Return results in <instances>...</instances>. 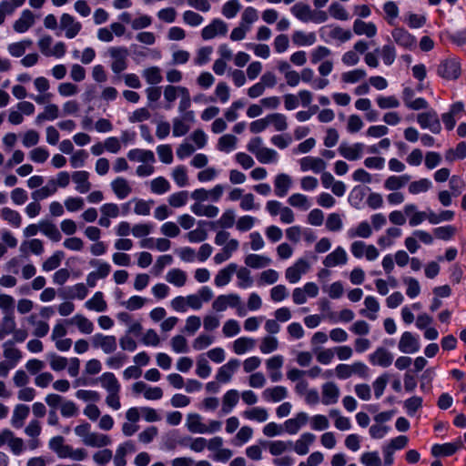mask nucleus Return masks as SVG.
<instances>
[{
    "label": "nucleus",
    "instance_id": "nucleus-48",
    "mask_svg": "<svg viewBox=\"0 0 466 466\" xmlns=\"http://www.w3.org/2000/svg\"><path fill=\"white\" fill-rule=\"evenodd\" d=\"M29 248L32 253L35 255H40L44 252V245L42 240L38 238H34L29 241H25L20 246V250L24 253L26 252V248Z\"/></svg>",
    "mask_w": 466,
    "mask_h": 466
},
{
    "label": "nucleus",
    "instance_id": "nucleus-29",
    "mask_svg": "<svg viewBox=\"0 0 466 466\" xmlns=\"http://www.w3.org/2000/svg\"><path fill=\"white\" fill-rule=\"evenodd\" d=\"M85 306L89 310H95L97 312H103L107 308V304L104 299L103 293L101 291L96 292L93 298L85 303Z\"/></svg>",
    "mask_w": 466,
    "mask_h": 466
},
{
    "label": "nucleus",
    "instance_id": "nucleus-2",
    "mask_svg": "<svg viewBox=\"0 0 466 466\" xmlns=\"http://www.w3.org/2000/svg\"><path fill=\"white\" fill-rule=\"evenodd\" d=\"M417 121L421 128H427L433 134H439L441 130V125L438 114L434 110L418 114Z\"/></svg>",
    "mask_w": 466,
    "mask_h": 466
},
{
    "label": "nucleus",
    "instance_id": "nucleus-34",
    "mask_svg": "<svg viewBox=\"0 0 466 466\" xmlns=\"http://www.w3.org/2000/svg\"><path fill=\"white\" fill-rule=\"evenodd\" d=\"M238 399L239 396L238 390H229L227 391L223 396L221 411L223 413L230 412L231 410L237 405Z\"/></svg>",
    "mask_w": 466,
    "mask_h": 466
},
{
    "label": "nucleus",
    "instance_id": "nucleus-42",
    "mask_svg": "<svg viewBox=\"0 0 466 466\" xmlns=\"http://www.w3.org/2000/svg\"><path fill=\"white\" fill-rule=\"evenodd\" d=\"M142 76L149 85H157L163 79L161 70L157 66H151L145 69L142 72Z\"/></svg>",
    "mask_w": 466,
    "mask_h": 466
},
{
    "label": "nucleus",
    "instance_id": "nucleus-52",
    "mask_svg": "<svg viewBox=\"0 0 466 466\" xmlns=\"http://www.w3.org/2000/svg\"><path fill=\"white\" fill-rule=\"evenodd\" d=\"M237 140V137L233 135H224L218 139V148L220 151L228 152L235 147Z\"/></svg>",
    "mask_w": 466,
    "mask_h": 466
},
{
    "label": "nucleus",
    "instance_id": "nucleus-47",
    "mask_svg": "<svg viewBox=\"0 0 466 466\" xmlns=\"http://www.w3.org/2000/svg\"><path fill=\"white\" fill-rule=\"evenodd\" d=\"M268 124H272L277 131H284L288 127L287 118L284 115L275 113L267 116Z\"/></svg>",
    "mask_w": 466,
    "mask_h": 466
},
{
    "label": "nucleus",
    "instance_id": "nucleus-5",
    "mask_svg": "<svg viewBox=\"0 0 466 466\" xmlns=\"http://www.w3.org/2000/svg\"><path fill=\"white\" fill-rule=\"evenodd\" d=\"M60 27L66 31V36L71 39L78 35L82 25L76 21L73 15L63 14L60 17Z\"/></svg>",
    "mask_w": 466,
    "mask_h": 466
},
{
    "label": "nucleus",
    "instance_id": "nucleus-7",
    "mask_svg": "<svg viewBox=\"0 0 466 466\" xmlns=\"http://www.w3.org/2000/svg\"><path fill=\"white\" fill-rule=\"evenodd\" d=\"M228 32L227 24L221 19H214L212 23L202 29L201 35L205 40L214 38L217 35H225Z\"/></svg>",
    "mask_w": 466,
    "mask_h": 466
},
{
    "label": "nucleus",
    "instance_id": "nucleus-27",
    "mask_svg": "<svg viewBox=\"0 0 466 466\" xmlns=\"http://www.w3.org/2000/svg\"><path fill=\"white\" fill-rule=\"evenodd\" d=\"M238 266L234 263L229 264L227 268L218 271L215 278V284L222 287L229 283L232 275L237 271Z\"/></svg>",
    "mask_w": 466,
    "mask_h": 466
},
{
    "label": "nucleus",
    "instance_id": "nucleus-26",
    "mask_svg": "<svg viewBox=\"0 0 466 466\" xmlns=\"http://www.w3.org/2000/svg\"><path fill=\"white\" fill-rule=\"evenodd\" d=\"M127 157L131 161H139L143 163H153L155 162V155L151 150H144V149H131L127 153Z\"/></svg>",
    "mask_w": 466,
    "mask_h": 466
},
{
    "label": "nucleus",
    "instance_id": "nucleus-45",
    "mask_svg": "<svg viewBox=\"0 0 466 466\" xmlns=\"http://www.w3.org/2000/svg\"><path fill=\"white\" fill-rule=\"evenodd\" d=\"M1 217L15 228H19L21 226L22 218L20 214L10 208H3L1 209Z\"/></svg>",
    "mask_w": 466,
    "mask_h": 466
},
{
    "label": "nucleus",
    "instance_id": "nucleus-23",
    "mask_svg": "<svg viewBox=\"0 0 466 466\" xmlns=\"http://www.w3.org/2000/svg\"><path fill=\"white\" fill-rule=\"evenodd\" d=\"M346 262L347 254L345 250L341 248H338L325 258L323 264L326 267L330 268L337 265L345 264Z\"/></svg>",
    "mask_w": 466,
    "mask_h": 466
},
{
    "label": "nucleus",
    "instance_id": "nucleus-17",
    "mask_svg": "<svg viewBox=\"0 0 466 466\" xmlns=\"http://www.w3.org/2000/svg\"><path fill=\"white\" fill-rule=\"evenodd\" d=\"M35 23V15L30 10H25L19 19L14 24L15 31L24 33L27 31Z\"/></svg>",
    "mask_w": 466,
    "mask_h": 466
},
{
    "label": "nucleus",
    "instance_id": "nucleus-53",
    "mask_svg": "<svg viewBox=\"0 0 466 466\" xmlns=\"http://www.w3.org/2000/svg\"><path fill=\"white\" fill-rule=\"evenodd\" d=\"M288 202L290 206L294 208H299L305 210L309 208L308 198L305 195L299 193L291 195L289 198Z\"/></svg>",
    "mask_w": 466,
    "mask_h": 466
},
{
    "label": "nucleus",
    "instance_id": "nucleus-36",
    "mask_svg": "<svg viewBox=\"0 0 466 466\" xmlns=\"http://www.w3.org/2000/svg\"><path fill=\"white\" fill-rule=\"evenodd\" d=\"M292 41L298 46H311L316 42L315 33L306 34L303 31H295L292 35Z\"/></svg>",
    "mask_w": 466,
    "mask_h": 466
},
{
    "label": "nucleus",
    "instance_id": "nucleus-19",
    "mask_svg": "<svg viewBox=\"0 0 466 466\" xmlns=\"http://www.w3.org/2000/svg\"><path fill=\"white\" fill-rule=\"evenodd\" d=\"M288 396L287 389L283 386L268 388L262 392V397L267 401L279 402Z\"/></svg>",
    "mask_w": 466,
    "mask_h": 466
},
{
    "label": "nucleus",
    "instance_id": "nucleus-40",
    "mask_svg": "<svg viewBox=\"0 0 466 466\" xmlns=\"http://www.w3.org/2000/svg\"><path fill=\"white\" fill-rule=\"evenodd\" d=\"M56 192V184L55 179H50L46 186L41 187L40 189H36L32 193V198L37 201L40 199H45L49 196L55 194Z\"/></svg>",
    "mask_w": 466,
    "mask_h": 466
},
{
    "label": "nucleus",
    "instance_id": "nucleus-31",
    "mask_svg": "<svg viewBox=\"0 0 466 466\" xmlns=\"http://www.w3.org/2000/svg\"><path fill=\"white\" fill-rule=\"evenodd\" d=\"M40 231L53 241H59L62 238L56 226L50 221L43 220L39 223Z\"/></svg>",
    "mask_w": 466,
    "mask_h": 466
},
{
    "label": "nucleus",
    "instance_id": "nucleus-63",
    "mask_svg": "<svg viewBox=\"0 0 466 466\" xmlns=\"http://www.w3.org/2000/svg\"><path fill=\"white\" fill-rule=\"evenodd\" d=\"M380 56L384 64L388 66L391 65L396 57L395 47L392 45L383 46L380 49Z\"/></svg>",
    "mask_w": 466,
    "mask_h": 466
},
{
    "label": "nucleus",
    "instance_id": "nucleus-43",
    "mask_svg": "<svg viewBox=\"0 0 466 466\" xmlns=\"http://www.w3.org/2000/svg\"><path fill=\"white\" fill-rule=\"evenodd\" d=\"M243 416L248 420L263 422L268 420V414L266 409L255 407L250 410H245L243 412Z\"/></svg>",
    "mask_w": 466,
    "mask_h": 466
},
{
    "label": "nucleus",
    "instance_id": "nucleus-1",
    "mask_svg": "<svg viewBox=\"0 0 466 466\" xmlns=\"http://www.w3.org/2000/svg\"><path fill=\"white\" fill-rule=\"evenodd\" d=\"M108 53L113 59L111 69L115 74H119L127 67L128 50L124 46L110 47Z\"/></svg>",
    "mask_w": 466,
    "mask_h": 466
},
{
    "label": "nucleus",
    "instance_id": "nucleus-38",
    "mask_svg": "<svg viewBox=\"0 0 466 466\" xmlns=\"http://www.w3.org/2000/svg\"><path fill=\"white\" fill-rule=\"evenodd\" d=\"M187 426L190 432L207 433L206 425L201 422V418L198 414H189L187 419Z\"/></svg>",
    "mask_w": 466,
    "mask_h": 466
},
{
    "label": "nucleus",
    "instance_id": "nucleus-44",
    "mask_svg": "<svg viewBox=\"0 0 466 466\" xmlns=\"http://www.w3.org/2000/svg\"><path fill=\"white\" fill-rule=\"evenodd\" d=\"M166 279L169 283L182 287L187 281V274L179 268H174L167 272Z\"/></svg>",
    "mask_w": 466,
    "mask_h": 466
},
{
    "label": "nucleus",
    "instance_id": "nucleus-11",
    "mask_svg": "<svg viewBox=\"0 0 466 466\" xmlns=\"http://www.w3.org/2000/svg\"><path fill=\"white\" fill-rule=\"evenodd\" d=\"M394 41L404 48H411L415 43V37L403 28H395L391 32Z\"/></svg>",
    "mask_w": 466,
    "mask_h": 466
},
{
    "label": "nucleus",
    "instance_id": "nucleus-54",
    "mask_svg": "<svg viewBox=\"0 0 466 466\" xmlns=\"http://www.w3.org/2000/svg\"><path fill=\"white\" fill-rule=\"evenodd\" d=\"M240 5L238 0H229L224 4L222 7V14L227 18H233L240 10Z\"/></svg>",
    "mask_w": 466,
    "mask_h": 466
},
{
    "label": "nucleus",
    "instance_id": "nucleus-18",
    "mask_svg": "<svg viewBox=\"0 0 466 466\" xmlns=\"http://www.w3.org/2000/svg\"><path fill=\"white\" fill-rule=\"evenodd\" d=\"M461 446L462 443L461 441L458 443L435 444L431 448V454L435 457L451 456L454 454Z\"/></svg>",
    "mask_w": 466,
    "mask_h": 466
},
{
    "label": "nucleus",
    "instance_id": "nucleus-32",
    "mask_svg": "<svg viewBox=\"0 0 466 466\" xmlns=\"http://www.w3.org/2000/svg\"><path fill=\"white\" fill-rule=\"evenodd\" d=\"M102 387L106 390L108 393L119 392L120 384L116 376L111 372H106L100 377Z\"/></svg>",
    "mask_w": 466,
    "mask_h": 466
},
{
    "label": "nucleus",
    "instance_id": "nucleus-21",
    "mask_svg": "<svg viewBox=\"0 0 466 466\" xmlns=\"http://www.w3.org/2000/svg\"><path fill=\"white\" fill-rule=\"evenodd\" d=\"M353 31L359 35L373 37L377 34V27L373 23H366L360 19H356L353 24Z\"/></svg>",
    "mask_w": 466,
    "mask_h": 466
},
{
    "label": "nucleus",
    "instance_id": "nucleus-25",
    "mask_svg": "<svg viewBox=\"0 0 466 466\" xmlns=\"http://www.w3.org/2000/svg\"><path fill=\"white\" fill-rule=\"evenodd\" d=\"M29 407L25 404H18L15 407L12 416V425L15 428H21L24 424V420L29 415Z\"/></svg>",
    "mask_w": 466,
    "mask_h": 466
},
{
    "label": "nucleus",
    "instance_id": "nucleus-14",
    "mask_svg": "<svg viewBox=\"0 0 466 466\" xmlns=\"http://www.w3.org/2000/svg\"><path fill=\"white\" fill-rule=\"evenodd\" d=\"M291 185L292 179L289 175L279 174L274 180L275 194L279 198L285 197Z\"/></svg>",
    "mask_w": 466,
    "mask_h": 466
},
{
    "label": "nucleus",
    "instance_id": "nucleus-22",
    "mask_svg": "<svg viewBox=\"0 0 466 466\" xmlns=\"http://www.w3.org/2000/svg\"><path fill=\"white\" fill-rule=\"evenodd\" d=\"M315 439H316V437L312 433H309V432L303 433L300 436V438L295 442L294 447H293L294 451L299 455L307 454L309 452V445H311L314 442Z\"/></svg>",
    "mask_w": 466,
    "mask_h": 466
},
{
    "label": "nucleus",
    "instance_id": "nucleus-13",
    "mask_svg": "<svg viewBox=\"0 0 466 466\" xmlns=\"http://www.w3.org/2000/svg\"><path fill=\"white\" fill-rule=\"evenodd\" d=\"M89 173L87 171H76L72 174V180L76 183V190L81 194L88 192L91 188V183L88 180Z\"/></svg>",
    "mask_w": 466,
    "mask_h": 466
},
{
    "label": "nucleus",
    "instance_id": "nucleus-35",
    "mask_svg": "<svg viewBox=\"0 0 466 466\" xmlns=\"http://www.w3.org/2000/svg\"><path fill=\"white\" fill-rule=\"evenodd\" d=\"M16 323L14 314H5L0 323V339L15 331Z\"/></svg>",
    "mask_w": 466,
    "mask_h": 466
},
{
    "label": "nucleus",
    "instance_id": "nucleus-46",
    "mask_svg": "<svg viewBox=\"0 0 466 466\" xmlns=\"http://www.w3.org/2000/svg\"><path fill=\"white\" fill-rule=\"evenodd\" d=\"M65 255L63 251H56L50 258L44 261L42 268L44 271H51L57 268Z\"/></svg>",
    "mask_w": 466,
    "mask_h": 466
},
{
    "label": "nucleus",
    "instance_id": "nucleus-62",
    "mask_svg": "<svg viewBox=\"0 0 466 466\" xmlns=\"http://www.w3.org/2000/svg\"><path fill=\"white\" fill-rule=\"evenodd\" d=\"M360 461L365 466H381V460L377 451L363 453Z\"/></svg>",
    "mask_w": 466,
    "mask_h": 466
},
{
    "label": "nucleus",
    "instance_id": "nucleus-39",
    "mask_svg": "<svg viewBox=\"0 0 466 466\" xmlns=\"http://www.w3.org/2000/svg\"><path fill=\"white\" fill-rule=\"evenodd\" d=\"M235 223V214L232 209L226 210L220 218L216 222H209L211 228H215L216 226H219L222 228H232Z\"/></svg>",
    "mask_w": 466,
    "mask_h": 466
},
{
    "label": "nucleus",
    "instance_id": "nucleus-8",
    "mask_svg": "<svg viewBox=\"0 0 466 466\" xmlns=\"http://www.w3.org/2000/svg\"><path fill=\"white\" fill-rule=\"evenodd\" d=\"M398 347L403 353H415L420 350V343L412 333L405 331L400 339Z\"/></svg>",
    "mask_w": 466,
    "mask_h": 466
},
{
    "label": "nucleus",
    "instance_id": "nucleus-37",
    "mask_svg": "<svg viewBox=\"0 0 466 466\" xmlns=\"http://www.w3.org/2000/svg\"><path fill=\"white\" fill-rule=\"evenodd\" d=\"M255 339L247 337L237 339L233 343V350L236 354L241 355L255 346Z\"/></svg>",
    "mask_w": 466,
    "mask_h": 466
},
{
    "label": "nucleus",
    "instance_id": "nucleus-12",
    "mask_svg": "<svg viewBox=\"0 0 466 466\" xmlns=\"http://www.w3.org/2000/svg\"><path fill=\"white\" fill-rule=\"evenodd\" d=\"M299 165L302 171L312 170L315 173H319L326 168L325 161L319 157H302L299 160Z\"/></svg>",
    "mask_w": 466,
    "mask_h": 466
},
{
    "label": "nucleus",
    "instance_id": "nucleus-61",
    "mask_svg": "<svg viewBox=\"0 0 466 466\" xmlns=\"http://www.w3.org/2000/svg\"><path fill=\"white\" fill-rule=\"evenodd\" d=\"M172 177L175 180V182L179 186V187H185L187 185L188 183V178H187V170L185 168V167L183 166H178L174 170H173V173H172Z\"/></svg>",
    "mask_w": 466,
    "mask_h": 466
},
{
    "label": "nucleus",
    "instance_id": "nucleus-4",
    "mask_svg": "<svg viewBox=\"0 0 466 466\" xmlns=\"http://www.w3.org/2000/svg\"><path fill=\"white\" fill-rule=\"evenodd\" d=\"M92 345L94 348L101 349L104 353L110 354L116 350V338L113 335L96 333L92 337Z\"/></svg>",
    "mask_w": 466,
    "mask_h": 466
},
{
    "label": "nucleus",
    "instance_id": "nucleus-60",
    "mask_svg": "<svg viewBox=\"0 0 466 466\" xmlns=\"http://www.w3.org/2000/svg\"><path fill=\"white\" fill-rule=\"evenodd\" d=\"M196 373L202 379L208 377L211 373L208 361L202 355L198 358Z\"/></svg>",
    "mask_w": 466,
    "mask_h": 466
},
{
    "label": "nucleus",
    "instance_id": "nucleus-59",
    "mask_svg": "<svg viewBox=\"0 0 466 466\" xmlns=\"http://www.w3.org/2000/svg\"><path fill=\"white\" fill-rule=\"evenodd\" d=\"M292 442H285L282 441H271L268 443L269 452L274 456H279L286 451L289 448L292 446Z\"/></svg>",
    "mask_w": 466,
    "mask_h": 466
},
{
    "label": "nucleus",
    "instance_id": "nucleus-57",
    "mask_svg": "<svg viewBox=\"0 0 466 466\" xmlns=\"http://www.w3.org/2000/svg\"><path fill=\"white\" fill-rule=\"evenodd\" d=\"M279 347L278 339L271 336H267L262 339L259 349L264 354H268L276 350Z\"/></svg>",
    "mask_w": 466,
    "mask_h": 466
},
{
    "label": "nucleus",
    "instance_id": "nucleus-9",
    "mask_svg": "<svg viewBox=\"0 0 466 466\" xmlns=\"http://www.w3.org/2000/svg\"><path fill=\"white\" fill-rule=\"evenodd\" d=\"M239 360L237 359H232L228 363L221 366L216 375L217 380L221 383H227L230 381L233 374L239 367Z\"/></svg>",
    "mask_w": 466,
    "mask_h": 466
},
{
    "label": "nucleus",
    "instance_id": "nucleus-41",
    "mask_svg": "<svg viewBox=\"0 0 466 466\" xmlns=\"http://www.w3.org/2000/svg\"><path fill=\"white\" fill-rule=\"evenodd\" d=\"M4 356L5 359L13 361L15 365L22 358L21 351L14 346L13 340H7L3 344Z\"/></svg>",
    "mask_w": 466,
    "mask_h": 466
},
{
    "label": "nucleus",
    "instance_id": "nucleus-15",
    "mask_svg": "<svg viewBox=\"0 0 466 466\" xmlns=\"http://www.w3.org/2000/svg\"><path fill=\"white\" fill-rule=\"evenodd\" d=\"M67 324L76 325L78 330L84 334H91L94 330V324L86 317L76 314L70 319L66 320Z\"/></svg>",
    "mask_w": 466,
    "mask_h": 466
},
{
    "label": "nucleus",
    "instance_id": "nucleus-64",
    "mask_svg": "<svg viewBox=\"0 0 466 466\" xmlns=\"http://www.w3.org/2000/svg\"><path fill=\"white\" fill-rule=\"evenodd\" d=\"M39 139V133L34 129H30L24 134L22 143L25 147H31L38 144Z\"/></svg>",
    "mask_w": 466,
    "mask_h": 466
},
{
    "label": "nucleus",
    "instance_id": "nucleus-33",
    "mask_svg": "<svg viewBox=\"0 0 466 466\" xmlns=\"http://www.w3.org/2000/svg\"><path fill=\"white\" fill-rule=\"evenodd\" d=\"M270 263L271 259L262 255L249 254L245 258V264L252 268H265Z\"/></svg>",
    "mask_w": 466,
    "mask_h": 466
},
{
    "label": "nucleus",
    "instance_id": "nucleus-51",
    "mask_svg": "<svg viewBox=\"0 0 466 466\" xmlns=\"http://www.w3.org/2000/svg\"><path fill=\"white\" fill-rule=\"evenodd\" d=\"M431 187V182L427 178H421L417 181H413L409 186V191L410 194L416 195L421 192H426Z\"/></svg>",
    "mask_w": 466,
    "mask_h": 466
},
{
    "label": "nucleus",
    "instance_id": "nucleus-3",
    "mask_svg": "<svg viewBox=\"0 0 466 466\" xmlns=\"http://www.w3.org/2000/svg\"><path fill=\"white\" fill-rule=\"evenodd\" d=\"M438 75L448 80L457 79L461 75V64L454 58L443 60L438 66Z\"/></svg>",
    "mask_w": 466,
    "mask_h": 466
},
{
    "label": "nucleus",
    "instance_id": "nucleus-20",
    "mask_svg": "<svg viewBox=\"0 0 466 466\" xmlns=\"http://www.w3.org/2000/svg\"><path fill=\"white\" fill-rule=\"evenodd\" d=\"M291 13L302 22H309L314 18V12L309 5L302 2L295 4L291 7Z\"/></svg>",
    "mask_w": 466,
    "mask_h": 466
},
{
    "label": "nucleus",
    "instance_id": "nucleus-28",
    "mask_svg": "<svg viewBox=\"0 0 466 466\" xmlns=\"http://www.w3.org/2000/svg\"><path fill=\"white\" fill-rule=\"evenodd\" d=\"M410 179V177L409 175L390 176L385 180L384 187L390 191H396L403 187Z\"/></svg>",
    "mask_w": 466,
    "mask_h": 466
},
{
    "label": "nucleus",
    "instance_id": "nucleus-56",
    "mask_svg": "<svg viewBox=\"0 0 466 466\" xmlns=\"http://www.w3.org/2000/svg\"><path fill=\"white\" fill-rule=\"evenodd\" d=\"M278 154L275 150L263 147L259 152L257 153V159L263 164L275 162L277 160Z\"/></svg>",
    "mask_w": 466,
    "mask_h": 466
},
{
    "label": "nucleus",
    "instance_id": "nucleus-50",
    "mask_svg": "<svg viewBox=\"0 0 466 466\" xmlns=\"http://www.w3.org/2000/svg\"><path fill=\"white\" fill-rule=\"evenodd\" d=\"M151 191L156 194H164L170 189L169 182L163 177H158L151 181Z\"/></svg>",
    "mask_w": 466,
    "mask_h": 466
},
{
    "label": "nucleus",
    "instance_id": "nucleus-6",
    "mask_svg": "<svg viewBox=\"0 0 466 466\" xmlns=\"http://www.w3.org/2000/svg\"><path fill=\"white\" fill-rule=\"evenodd\" d=\"M240 304V298L237 294L220 295L213 301L214 310L220 312L226 310L228 307L237 308Z\"/></svg>",
    "mask_w": 466,
    "mask_h": 466
},
{
    "label": "nucleus",
    "instance_id": "nucleus-58",
    "mask_svg": "<svg viewBox=\"0 0 466 466\" xmlns=\"http://www.w3.org/2000/svg\"><path fill=\"white\" fill-rule=\"evenodd\" d=\"M188 193L187 191H180L174 193L168 198V204L173 208H180L187 202Z\"/></svg>",
    "mask_w": 466,
    "mask_h": 466
},
{
    "label": "nucleus",
    "instance_id": "nucleus-49",
    "mask_svg": "<svg viewBox=\"0 0 466 466\" xmlns=\"http://www.w3.org/2000/svg\"><path fill=\"white\" fill-rule=\"evenodd\" d=\"M47 358L51 369L55 371H61L67 366L68 360L65 357L58 356L56 353H50L47 355Z\"/></svg>",
    "mask_w": 466,
    "mask_h": 466
},
{
    "label": "nucleus",
    "instance_id": "nucleus-10",
    "mask_svg": "<svg viewBox=\"0 0 466 466\" xmlns=\"http://www.w3.org/2000/svg\"><path fill=\"white\" fill-rule=\"evenodd\" d=\"M370 361L373 365L386 368L391 365L393 356L388 350L383 347H380L371 355H370Z\"/></svg>",
    "mask_w": 466,
    "mask_h": 466
},
{
    "label": "nucleus",
    "instance_id": "nucleus-24",
    "mask_svg": "<svg viewBox=\"0 0 466 466\" xmlns=\"http://www.w3.org/2000/svg\"><path fill=\"white\" fill-rule=\"evenodd\" d=\"M339 398V389L332 382L325 383L322 386V403L329 405L335 403Z\"/></svg>",
    "mask_w": 466,
    "mask_h": 466
},
{
    "label": "nucleus",
    "instance_id": "nucleus-55",
    "mask_svg": "<svg viewBox=\"0 0 466 466\" xmlns=\"http://www.w3.org/2000/svg\"><path fill=\"white\" fill-rule=\"evenodd\" d=\"M329 15L338 20H347L348 13L345 7L338 2L332 3L329 7Z\"/></svg>",
    "mask_w": 466,
    "mask_h": 466
},
{
    "label": "nucleus",
    "instance_id": "nucleus-16",
    "mask_svg": "<svg viewBox=\"0 0 466 466\" xmlns=\"http://www.w3.org/2000/svg\"><path fill=\"white\" fill-rule=\"evenodd\" d=\"M111 188L119 199L126 198L132 191V187L124 177H116L111 182Z\"/></svg>",
    "mask_w": 466,
    "mask_h": 466
},
{
    "label": "nucleus",
    "instance_id": "nucleus-30",
    "mask_svg": "<svg viewBox=\"0 0 466 466\" xmlns=\"http://www.w3.org/2000/svg\"><path fill=\"white\" fill-rule=\"evenodd\" d=\"M84 444L89 447L102 448L111 444V439L107 435L92 432L87 440H84Z\"/></svg>",
    "mask_w": 466,
    "mask_h": 466
}]
</instances>
